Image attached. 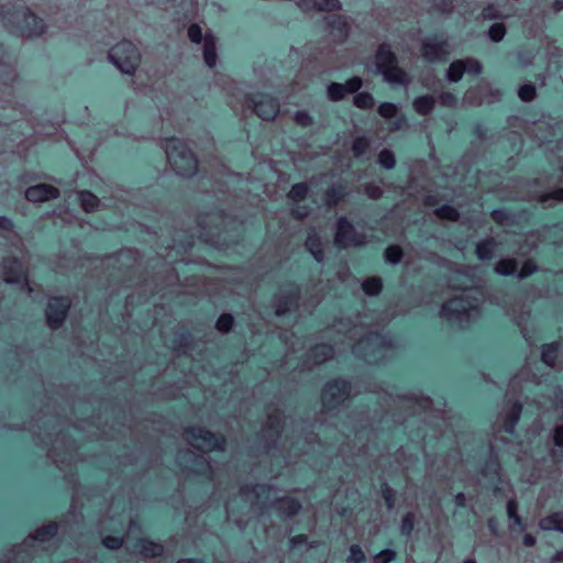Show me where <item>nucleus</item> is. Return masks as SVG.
Wrapping results in <instances>:
<instances>
[{"label": "nucleus", "mask_w": 563, "mask_h": 563, "mask_svg": "<svg viewBox=\"0 0 563 563\" xmlns=\"http://www.w3.org/2000/svg\"><path fill=\"white\" fill-rule=\"evenodd\" d=\"M369 140L365 136H358L353 141L352 151L356 157H362L365 155L367 150L369 148Z\"/></svg>", "instance_id": "nucleus-36"}, {"label": "nucleus", "mask_w": 563, "mask_h": 563, "mask_svg": "<svg viewBox=\"0 0 563 563\" xmlns=\"http://www.w3.org/2000/svg\"><path fill=\"white\" fill-rule=\"evenodd\" d=\"M165 153L168 164L176 174L190 177L197 173V158L181 140L168 139L165 143Z\"/></svg>", "instance_id": "nucleus-2"}, {"label": "nucleus", "mask_w": 563, "mask_h": 563, "mask_svg": "<svg viewBox=\"0 0 563 563\" xmlns=\"http://www.w3.org/2000/svg\"><path fill=\"white\" fill-rule=\"evenodd\" d=\"M187 442L201 452L224 451L225 439L217 438L210 431L202 428H189L185 432Z\"/></svg>", "instance_id": "nucleus-6"}, {"label": "nucleus", "mask_w": 563, "mask_h": 563, "mask_svg": "<svg viewBox=\"0 0 563 563\" xmlns=\"http://www.w3.org/2000/svg\"><path fill=\"white\" fill-rule=\"evenodd\" d=\"M495 272L500 276H511L517 273V263L514 260H501L495 266Z\"/></svg>", "instance_id": "nucleus-32"}, {"label": "nucleus", "mask_w": 563, "mask_h": 563, "mask_svg": "<svg viewBox=\"0 0 563 563\" xmlns=\"http://www.w3.org/2000/svg\"><path fill=\"white\" fill-rule=\"evenodd\" d=\"M450 53V45L443 35L428 37L422 43V55L427 60L437 62L445 59Z\"/></svg>", "instance_id": "nucleus-11"}, {"label": "nucleus", "mask_w": 563, "mask_h": 563, "mask_svg": "<svg viewBox=\"0 0 563 563\" xmlns=\"http://www.w3.org/2000/svg\"><path fill=\"white\" fill-rule=\"evenodd\" d=\"M534 271H536V266L530 265V264L527 263L523 266V268L519 272L518 277L519 278H525V277L529 276L530 274H532Z\"/></svg>", "instance_id": "nucleus-59"}, {"label": "nucleus", "mask_w": 563, "mask_h": 563, "mask_svg": "<svg viewBox=\"0 0 563 563\" xmlns=\"http://www.w3.org/2000/svg\"><path fill=\"white\" fill-rule=\"evenodd\" d=\"M506 29L501 23H495L489 27L488 36L494 42H499L504 38Z\"/></svg>", "instance_id": "nucleus-46"}, {"label": "nucleus", "mask_w": 563, "mask_h": 563, "mask_svg": "<svg viewBox=\"0 0 563 563\" xmlns=\"http://www.w3.org/2000/svg\"><path fill=\"white\" fill-rule=\"evenodd\" d=\"M192 472L211 477L213 474V467L211 465V462L207 460L205 456H197L194 461V465L191 467Z\"/></svg>", "instance_id": "nucleus-27"}, {"label": "nucleus", "mask_w": 563, "mask_h": 563, "mask_svg": "<svg viewBox=\"0 0 563 563\" xmlns=\"http://www.w3.org/2000/svg\"><path fill=\"white\" fill-rule=\"evenodd\" d=\"M521 405L519 402L514 404L510 412L507 415V421L505 422L504 430L512 434L515 432L516 424L518 423L521 416Z\"/></svg>", "instance_id": "nucleus-26"}, {"label": "nucleus", "mask_w": 563, "mask_h": 563, "mask_svg": "<svg viewBox=\"0 0 563 563\" xmlns=\"http://www.w3.org/2000/svg\"><path fill=\"white\" fill-rule=\"evenodd\" d=\"M362 289L369 296L378 295L382 290V282L378 278H369L362 283Z\"/></svg>", "instance_id": "nucleus-37"}, {"label": "nucleus", "mask_w": 563, "mask_h": 563, "mask_svg": "<svg viewBox=\"0 0 563 563\" xmlns=\"http://www.w3.org/2000/svg\"><path fill=\"white\" fill-rule=\"evenodd\" d=\"M522 542L526 547L532 548L536 545V538L531 533H526L523 536Z\"/></svg>", "instance_id": "nucleus-60"}, {"label": "nucleus", "mask_w": 563, "mask_h": 563, "mask_svg": "<svg viewBox=\"0 0 563 563\" xmlns=\"http://www.w3.org/2000/svg\"><path fill=\"white\" fill-rule=\"evenodd\" d=\"M343 85L345 86L347 93H353L362 87V79L360 77H352Z\"/></svg>", "instance_id": "nucleus-53"}, {"label": "nucleus", "mask_w": 563, "mask_h": 563, "mask_svg": "<svg viewBox=\"0 0 563 563\" xmlns=\"http://www.w3.org/2000/svg\"><path fill=\"white\" fill-rule=\"evenodd\" d=\"M108 58L123 74L131 75L139 65L140 53L131 41H122L110 48Z\"/></svg>", "instance_id": "nucleus-5"}, {"label": "nucleus", "mask_w": 563, "mask_h": 563, "mask_svg": "<svg viewBox=\"0 0 563 563\" xmlns=\"http://www.w3.org/2000/svg\"><path fill=\"white\" fill-rule=\"evenodd\" d=\"M308 194V185L306 183H299L292 185L288 197L294 201H300L305 199Z\"/></svg>", "instance_id": "nucleus-38"}, {"label": "nucleus", "mask_w": 563, "mask_h": 563, "mask_svg": "<svg viewBox=\"0 0 563 563\" xmlns=\"http://www.w3.org/2000/svg\"><path fill=\"white\" fill-rule=\"evenodd\" d=\"M295 121L301 126H309L312 123V119L306 111H297L295 113Z\"/></svg>", "instance_id": "nucleus-54"}, {"label": "nucleus", "mask_w": 563, "mask_h": 563, "mask_svg": "<svg viewBox=\"0 0 563 563\" xmlns=\"http://www.w3.org/2000/svg\"><path fill=\"white\" fill-rule=\"evenodd\" d=\"M69 307L70 300L67 297H53L49 299L46 308V318L52 329H57L62 325Z\"/></svg>", "instance_id": "nucleus-12"}, {"label": "nucleus", "mask_w": 563, "mask_h": 563, "mask_svg": "<svg viewBox=\"0 0 563 563\" xmlns=\"http://www.w3.org/2000/svg\"><path fill=\"white\" fill-rule=\"evenodd\" d=\"M79 200L81 203V207L87 212H91L96 210L99 206V199L90 191H81L79 194Z\"/></svg>", "instance_id": "nucleus-31"}, {"label": "nucleus", "mask_w": 563, "mask_h": 563, "mask_svg": "<svg viewBox=\"0 0 563 563\" xmlns=\"http://www.w3.org/2000/svg\"><path fill=\"white\" fill-rule=\"evenodd\" d=\"M465 73V66L462 60L453 62L448 71H446V78L449 81L457 82L463 74Z\"/></svg>", "instance_id": "nucleus-33"}, {"label": "nucleus", "mask_w": 563, "mask_h": 563, "mask_svg": "<svg viewBox=\"0 0 563 563\" xmlns=\"http://www.w3.org/2000/svg\"><path fill=\"white\" fill-rule=\"evenodd\" d=\"M440 103L445 107H454L457 102L454 95L451 92H443L440 95Z\"/></svg>", "instance_id": "nucleus-57"}, {"label": "nucleus", "mask_w": 563, "mask_h": 563, "mask_svg": "<svg viewBox=\"0 0 563 563\" xmlns=\"http://www.w3.org/2000/svg\"><path fill=\"white\" fill-rule=\"evenodd\" d=\"M435 214L440 219H445L450 221H456L459 219L457 210L449 205H444L435 209Z\"/></svg>", "instance_id": "nucleus-39"}, {"label": "nucleus", "mask_w": 563, "mask_h": 563, "mask_svg": "<svg viewBox=\"0 0 563 563\" xmlns=\"http://www.w3.org/2000/svg\"><path fill=\"white\" fill-rule=\"evenodd\" d=\"M297 305V295L289 294L284 298H276L275 309L277 316H283Z\"/></svg>", "instance_id": "nucleus-24"}, {"label": "nucleus", "mask_w": 563, "mask_h": 563, "mask_svg": "<svg viewBox=\"0 0 563 563\" xmlns=\"http://www.w3.org/2000/svg\"><path fill=\"white\" fill-rule=\"evenodd\" d=\"M58 195L57 188L47 184H38L31 186L25 191V198L29 201L41 202L52 198H56Z\"/></svg>", "instance_id": "nucleus-15"}, {"label": "nucleus", "mask_w": 563, "mask_h": 563, "mask_svg": "<svg viewBox=\"0 0 563 563\" xmlns=\"http://www.w3.org/2000/svg\"><path fill=\"white\" fill-rule=\"evenodd\" d=\"M378 113L383 118H393L397 113V106L391 102H384L378 107Z\"/></svg>", "instance_id": "nucleus-49"}, {"label": "nucleus", "mask_w": 563, "mask_h": 563, "mask_svg": "<svg viewBox=\"0 0 563 563\" xmlns=\"http://www.w3.org/2000/svg\"><path fill=\"white\" fill-rule=\"evenodd\" d=\"M553 441L555 445L563 446V424L554 429Z\"/></svg>", "instance_id": "nucleus-58"}, {"label": "nucleus", "mask_w": 563, "mask_h": 563, "mask_svg": "<svg viewBox=\"0 0 563 563\" xmlns=\"http://www.w3.org/2000/svg\"><path fill=\"white\" fill-rule=\"evenodd\" d=\"M309 539L306 534L299 533L289 539V548L295 550L308 545Z\"/></svg>", "instance_id": "nucleus-50"}, {"label": "nucleus", "mask_w": 563, "mask_h": 563, "mask_svg": "<svg viewBox=\"0 0 563 563\" xmlns=\"http://www.w3.org/2000/svg\"><path fill=\"white\" fill-rule=\"evenodd\" d=\"M306 247L311 253V255L316 258L317 262H322L323 251H322L320 238L316 233V231L309 232L307 240H306Z\"/></svg>", "instance_id": "nucleus-21"}, {"label": "nucleus", "mask_w": 563, "mask_h": 563, "mask_svg": "<svg viewBox=\"0 0 563 563\" xmlns=\"http://www.w3.org/2000/svg\"><path fill=\"white\" fill-rule=\"evenodd\" d=\"M495 252V243L492 240L481 241L476 245V255L479 260H490Z\"/></svg>", "instance_id": "nucleus-30"}, {"label": "nucleus", "mask_w": 563, "mask_h": 563, "mask_svg": "<svg viewBox=\"0 0 563 563\" xmlns=\"http://www.w3.org/2000/svg\"><path fill=\"white\" fill-rule=\"evenodd\" d=\"M12 232V222L4 217H0V235L8 239V235Z\"/></svg>", "instance_id": "nucleus-55"}, {"label": "nucleus", "mask_w": 563, "mask_h": 563, "mask_svg": "<svg viewBox=\"0 0 563 563\" xmlns=\"http://www.w3.org/2000/svg\"><path fill=\"white\" fill-rule=\"evenodd\" d=\"M365 192L372 199H377L383 195L382 188L375 184H367L365 186Z\"/></svg>", "instance_id": "nucleus-56"}, {"label": "nucleus", "mask_w": 563, "mask_h": 563, "mask_svg": "<svg viewBox=\"0 0 563 563\" xmlns=\"http://www.w3.org/2000/svg\"><path fill=\"white\" fill-rule=\"evenodd\" d=\"M347 195L343 185L335 184L325 191V203L328 207L336 206Z\"/></svg>", "instance_id": "nucleus-22"}, {"label": "nucleus", "mask_w": 563, "mask_h": 563, "mask_svg": "<svg viewBox=\"0 0 563 563\" xmlns=\"http://www.w3.org/2000/svg\"><path fill=\"white\" fill-rule=\"evenodd\" d=\"M550 200L563 201V188L550 194L541 195L540 197V202L544 206H547Z\"/></svg>", "instance_id": "nucleus-51"}, {"label": "nucleus", "mask_w": 563, "mask_h": 563, "mask_svg": "<svg viewBox=\"0 0 563 563\" xmlns=\"http://www.w3.org/2000/svg\"><path fill=\"white\" fill-rule=\"evenodd\" d=\"M334 243L340 249L363 246L367 243V236L357 232L346 217H340L336 222Z\"/></svg>", "instance_id": "nucleus-7"}, {"label": "nucleus", "mask_w": 563, "mask_h": 563, "mask_svg": "<svg viewBox=\"0 0 563 563\" xmlns=\"http://www.w3.org/2000/svg\"><path fill=\"white\" fill-rule=\"evenodd\" d=\"M354 104L360 109H369L374 106V98L368 92H358L354 96Z\"/></svg>", "instance_id": "nucleus-40"}, {"label": "nucleus", "mask_w": 563, "mask_h": 563, "mask_svg": "<svg viewBox=\"0 0 563 563\" xmlns=\"http://www.w3.org/2000/svg\"><path fill=\"white\" fill-rule=\"evenodd\" d=\"M508 518L512 523V527H518L520 530L525 529V522L518 514V504L516 499H510L507 504Z\"/></svg>", "instance_id": "nucleus-29"}, {"label": "nucleus", "mask_w": 563, "mask_h": 563, "mask_svg": "<svg viewBox=\"0 0 563 563\" xmlns=\"http://www.w3.org/2000/svg\"><path fill=\"white\" fill-rule=\"evenodd\" d=\"M278 508L286 517L291 518L299 514L301 504L298 499L291 497L290 495H284L280 499H278Z\"/></svg>", "instance_id": "nucleus-18"}, {"label": "nucleus", "mask_w": 563, "mask_h": 563, "mask_svg": "<svg viewBox=\"0 0 563 563\" xmlns=\"http://www.w3.org/2000/svg\"><path fill=\"white\" fill-rule=\"evenodd\" d=\"M233 325V317L231 314H221L217 322H216V327L219 331L221 332H228L231 330Z\"/></svg>", "instance_id": "nucleus-47"}, {"label": "nucleus", "mask_w": 563, "mask_h": 563, "mask_svg": "<svg viewBox=\"0 0 563 563\" xmlns=\"http://www.w3.org/2000/svg\"><path fill=\"white\" fill-rule=\"evenodd\" d=\"M351 385L344 379L329 382L322 391L323 406L331 410L336 408L349 396Z\"/></svg>", "instance_id": "nucleus-8"}, {"label": "nucleus", "mask_w": 563, "mask_h": 563, "mask_svg": "<svg viewBox=\"0 0 563 563\" xmlns=\"http://www.w3.org/2000/svg\"><path fill=\"white\" fill-rule=\"evenodd\" d=\"M558 353H559V343L544 344L542 346V353H541L542 361L547 365L553 367L555 364L556 357H558Z\"/></svg>", "instance_id": "nucleus-28"}, {"label": "nucleus", "mask_w": 563, "mask_h": 563, "mask_svg": "<svg viewBox=\"0 0 563 563\" xmlns=\"http://www.w3.org/2000/svg\"><path fill=\"white\" fill-rule=\"evenodd\" d=\"M378 163L385 169H393L396 165L395 156L390 151L383 150L378 155Z\"/></svg>", "instance_id": "nucleus-43"}, {"label": "nucleus", "mask_w": 563, "mask_h": 563, "mask_svg": "<svg viewBox=\"0 0 563 563\" xmlns=\"http://www.w3.org/2000/svg\"><path fill=\"white\" fill-rule=\"evenodd\" d=\"M188 37L194 43L203 41V59L208 67H213L217 63L216 38L211 34L202 36L201 27L198 24H191L188 29Z\"/></svg>", "instance_id": "nucleus-10"}, {"label": "nucleus", "mask_w": 563, "mask_h": 563, "mask_svg": "<svg viewBox=\"0 0 563 563\" xmlns=\"http://www.w3.org/2000/svg\"><path fill=\"white\" fill-rule=\"evenodd\" d=\"M518 96L522 101H531L536 96V88L533 85H523L518 90Z\"/></svg>", "instance_id": "nucleus-48"}, {"label": "nucleus", "mask_w": 563, "mask_h": 563, "mask_svg": "<svg viewBox=\"0 0 563 563\" xmlns=\"http://www.w3.org/2000/svg\"><path fill=\"white\" fill-rule=\"evenodd\" d=\"M412 106L417 113L426 115L432 111L434 99L431 96H421L413 100Z\"/></svg>", "instance_id": "nucleus-25"}, {"label": "nucleus", "mask_w": 563, "mask_h": 563, "mask_svg": "<svg viewBox=\"0 0 563 563\" xmlns=\"http://www.w3.org/2000/svg\"><path fill=\"white\" fill-rule=\"evenodd\" d=\"M3 279L7 284H22L27 288L30 292L32 291L27 284L26 274L23 269V264L21 261L14 260L11 263V267H9L7 263L4 264Z\"/></svg>", "instance_id": "nucleus-14"}, {"label": "nucleus", "mask_w": 563, "mask_h": 563, "mask_svg": "<svg viewBox=\"0 0 563 563\" xmlns=\"http://www.w3.org/2000/svg\"><path fill=\"white\" fill-rule=\"evenodd\" d=\"M540 526L543 530H555L563 532V511L553 512L544 517Z\"/></svg>", "instance_id": "nucleus-23"}, {"label": "nucleus", "mask_w": 563, "mask_h": 563, "mask_svg": "<svg viewBox=\"0 0 563 563\" xmlns=\"http://www.w3.org/2000/svg\"><path fill=\"white\" fill-rule=\"evenodd\" d=\"M402 258V252L399 246L390 245L385 251V260L390 264H398Z\"/></svg>", "instance_id": "nucleus-44"}, {"label": "nucleus", "mask_w": 563, "mask_h": 563, "mask_svg": "<svg viewBox=\"0 0 563 563\" xmlns=\"http://www.w3.org/2000/svg\"><path fill=\"white\" fill-rule=\"evenodd\" d=\"M292 212L296 214L297 218H305L308 216V210H300V209H294Z\"/></svg>", "instance_id": "nucleus-64"}, {"label": "nucleus", "mask_w": 563, "mask_h": 563, "mask_svg": "<svg viewBox=\"0 0 563 563\" xmlns=\"http://www.w3.org/2000/svg\"><path fill=\"white\" fill-rule=\"evenodd\" d=\"M463 64L465 66V73L478 75L482 71V65L477 59H466Z\"/></svg>", "instance_id": "nucleus-52"}, {"label": "nucleus", "mask_w": 563, "mask_h": 563, "mask_svg": "<svg viewBox=\"0 0 563 563\" xmlns=\"http://www.w3.org/2000/svg\"><path fill=\"white\" fill-rule=\"evenodd\" d=\"M330 33L339 38L344 40L349 34V24L345 18L341 15L330 16L327 19Z\"/></svg>", "instance_id": "nucleus-16"}, {"label": "nucleus", "mask_w": 563, "mask_h": 563, "mask_svg": "<svg viewBox=\"0 0 563 563\" xmlns=\"http://www.w3.org/2000/svg\"><path fill=\"white\" fill-rule=\"evenodd\" d=\"M135 551L146 559H155L163 556L165 548L163 543L156 542L147 537L139 538L134 543Z\"/></svg>", "instance_id": "nucleus-13"}, {"label": "nucleus", "mask_w": 563, "mask_h": 563, "mask_svg": "<svg viewBox=\"0 0 563 563\" xmlns=\"http://www.w3.org/2000/svg\"><path fill=\"white\" fill-rule=\"evenodd\" d=\"M347 95L343 84L331 82L328 86V96L333 101L342 100Z\"/></svg>", "instance_id": "nucleus-35"}, {"label": "nucleus", "mask_w": 563, "mask_h": 563, "mask_svg": "<svg viewBox=\"0 0 563 563\" xmlns=\"http://www.w3.org/2000/svg\"><path fill=\"white\" fill-rule=\"evenodd\" d=\"M560 561H563V549H562V550L556 551V552L551 556V562H552V563L560 562Z\"/></svg>", "instance_id": "nucleus-62"}, {"label": "nucleus", "mask_w": 563, "mask_h": 563, "mask_svg": "<svg viewBox=\"0 0 563 563\" xmlns=\"http://www.w3.org/2000/svg\"><path fill=\"white\" fill-rule=\"evenodd\" d=\"M176 563H207V560L203 558H186L179 559Z\"/></svg>", "instance_id": "nucleus-61"}, {"label": "nucleus", "mask_w": 563, "mask_h": 563, "mask_svg": "<svg viewBox=\"0 0 563 563\" xmlns=\"http://www.w3.org/2000/svg\"><path fill=\"white\" fill-rule=\"evenodd\" d=\"M415 526H416L415 514L411 511L405 514L401 519V526H400L401 534L406 538H409L415 530Z\"/></svg>", "instance_id": "nucleus-34"}, {"label": "nucleus", "mask_w": 563, "mask_h": 563, "mask_svg": "<svg viewBox=\"0 0 563 563\" xmlns=\"http://www.w3.org/2000/svg\"><path fill=\"white\" fill-rule=\"evenodd\" d=\"M101 543L109 550H119L123 545V538L121 536L107 534L102 537Z\"/></svg>", "instance_id": "nucleus-42"}, {"label": "nucleus", "mask_w": 563, "mask_h": 563, "mask_svg": "<svg viewBox=\"0 0 563 563\" xmlns=\"http://www.w3.org/2000/svg\"><path fill=\"white\" fill-rule=\"evenodd\" d=\"M376 67L389 84L407 85V74L397 65L396 56L388 44H382L376 53Z\"/></svg>", "instance_id": "nucleus-4"}, {"label": "nucleus", "mask_w": 563, "mask_h": 563, "mask_svg": "<svg viewBox=\"0 0 563 563\" xmlns=\"http://www.w3.org/2000/svg\"><path fill=\"white\" fill-rule=\"evenodd\" d=\"M451 286L462 288L464 292L443 303L441 314L449 320L459 322L471 319L478 310L479 300L471 295L472 290L468 289V286H457L454 283Z\"/></svg>", "instance_id": "nucleus-3"}, {"label": "nucleus", "mask_w": 563, "mask_h": 563, "mask_svg": "<svg viewBox=\"0 0 563 563\" xmlns=\"http://www.w3.org/2000/svg\"><path fill=\"white\" fill-rule=\"evenodd\" d=\"M299 5L303 10L316 9L319 11H333L341 8L339 0H300Z\"/></svg>", "instance_id": "nucleus-17"}, {"label": "nucleus", "mask_w": 563, "mask_h": 563, "mask_svg": "<svg viewBox=\"0 0 563 563\" xmlns=\"http://www.w3.org/2000/svg\"><path fill=\"white\" fill-rule=\"evenodd\" d=\"M333 353L334 351L331 345L321 343L312 347L309 353V357L313 361L314 364H321L331 358Z\"/></svg>", "instance_id": "nucleus-20"}, {"label": "nucleus", "mask_w": 563, "mask_h": 563, "mask_svg": "<svg viewBox=\"0 0 563 563\" xmlns=\"http://www.w3.org/2000/svg\"><path fill=\"white\" fill-rule=\"evenodd\" d=\"M59 526L55 521H51L47 525L37 528L32 534V539L41 542L49 541L58 534Z\"/></svg>", "instance_id": "nucleus-19"}, {"label": "nucleus", "mask_w": 563, "mask_h": 563, "mask_svg": "<svg viewBox=\"0 0 563 563\" xmlns=\"http://www.w3.org/2000/svg\"><path fill=\"white\" fill-rule=\"evenodd\" d=\"M1 19L8 27L22 36H36L45 30L44 22L22 5H3Z\"/></svg>", "instance_id": "nucleus-1"}, {"label": "nucleus", "mask_w": 563, "mask_h": 563, "mask_svg": "<svg viewBox=\"0 0 563 563\" xmlns=\"http://www.w3.org/2000/svg\"><path fill=\"white\" fill-rule=\"evenodd\" d=\"M397 553L391 549H383L374 556V563H391L396 560Z\"/></svg>", "instance_id": "nucleus-45"}, {"label": "nucleus", "mask_w": 563, "mask_h": 563, "mask_svg": "<svg viewBox=\"0 0 563 563\" xmlns=\"http://www.w3.org/2000/svg\"><path fill=\"white\" fill-rule=\"evenodd\" d=\"M380 496H382V497H384V499H385L386 504L390 505V504H393L394 501H396V500H397V497H398L399 495H391V494H388V495H380Z\"/></svg>", "instance_id": "nucleus-63"}, {"label": "nucleus", "mask_w": 563, "mask_h": 563, "mask_svg": "<svg viewBox=\"0 0 563 563\" xmlns=\"http://www.w3.org/2000/svg\"><path fill=\"white\" fill-rule=\"evenodd\" d=\"M347 561L352 563H365V553L358 544H352L350 547Z\"/></svg>", "instance_id": "nucleus-41"}, {"label": "nucleus", "mask_w": 563, "mask_h": 563, "mask_svg": "<svg viewBox=\"0 0 563 563\" xmlns=\"http://www.w3.org/2000/svg\"><path fill=\"white\" fill-rule=\"evenodd\" d=\"M244 107L251 109L263 120L274 119L279 110V103L276 99L261 95L257 98L245 97Z\"/></svg>", "instance_id": "nucleus-9"}]
</instances>
